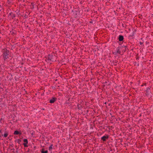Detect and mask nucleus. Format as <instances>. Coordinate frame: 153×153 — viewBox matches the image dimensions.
<instances>
[{"label": "nucleus", "mask_w": 153, "mask_h": 153, "mask_svg": "<svg viewBox=\"0 0 153 153\" xmlns=\"http://www.w3.org/2000/svg\"><path fill=\"white\" fill-rule=\"evenodd\" d=\"M41 153H48L47 151H45L44 149H42L41 150Z\"/></svg>", "instance_id": "nucleus-7"}, {"label": "nucleus", "mask_w": 153, "mask_h": 153, "mask_svg": "<svg viewBox=\"0 0 153 153\" xmlns=\"http://www.w3.org/2000/svg\"><path fill=\"white\" fill-rule=\"evenodd\" d=\"M108 138V137L106 136H104L102 137V139L103 141H105V140Z\"/></svg>", "instance_id": "nucleus-8"}, {"label": "nucleus", "mask_w": 153, "mask_h": 153, "mask_svg": "<svg viewBox=\"0 0 153 153\" xmlns=\"http://www.w3.org/2000/svg\"><path fill=\"white\" fill-rule=\"evenodd\" d=\"M54 56H53L52 55H48V57L47 60L48 62L49 63H50L51 61H53L54 59H53V57Z\"/></svg>", "instance_id": "nucleus-2"}, {"label": "nucleus", "mask_w": 153, "mask_h": 153, "mask_svg": "<svg viewBox=\"0 0 153 153\" xmlns=\"http://www.w3.org/2000/svg\"><path fill=\"white\" fill-rule=\"evenodd\" d=\"M9 55V51L7 49H4L3 51V56L4 60L8 58Z\"/></svg>", "instance_id": "nucleus-1"}, {"label": "nucleus", "mask_w": 153, "mask_h": 153, "mask_svg": "<svg viewBox=\"0 0 153 153\" xmlns=\"http://www.w3.org/2000/svg\"><path fill=\"white\" fill-rule=\"evenodd\" d=\"M14 134H21V133H20L19 131L16 130V131H15L14 133Z\"/></svg>", "instance_id": "nucleus-6"}, {"label": "nucleus", "mask_w": 153, "mask_h": 153, "mask_svg": "<svg viewBox=\"0 0 153 153\" xmlns=\"http://www.w3.org/2000/svg\"><path fill=\"white\" fill-rule=\"evenodd\" d=\"M10 15H12L13 17H14L15 16V15L13 14L12 13H10Z\"/></svg>", "instance_id": "nucleus-12"}, {"label": "nucleus", "mask_w": 153, "mask_h": 153, "mask_svg": "<svg viewBox=\"0 0 153 153\" xmlns=\"http://www.w3.org/2000/svg\"><path fill=\"white\" fill-rule=\"evenodd\" d=\"M140 45H142V44H143V43L141 42H140Z\"/></svg>", "instance_id": "nucleus-13"}, {"label": "nucleus", "mask_w": 153, "mask_h": 153, "mask_svg": "<svg viewBox=\"0 0 153 153\" xmlns=\"http://www.w3.org/2000/svg\"><path fill=\"white\" fill-rule=\"evenodd\" d=\"M8 133H5L4 134V136L5 137H7V136H8Z\"/></svg>", "instance_id": "nucleus-11"}, {"label": "nucleus", "mask_w": 153, "mask_h": 153, "mask_svg": "<svg viewBox=\"0 0 153 153\" xmlns=\"http://www.w3.org/2000/svg\"><path fill=\"white\" fill-rule=\"evenodd\" d=\"M24 143H23V145H24L25 147H27V144L28 143V141L27 140V139H25L24 140Z\"/></svg>", "instance_id": "nucleus-3"}, {"label": "nucleus", "mask_w": 153, "mask_h": 153, "mask_svg": "<svg viewBox=\"0 0 153 153\" xmlns=\"http://www.w3.org/2000/svg\"><path fill=\"white\" fill-rule=\"evenodd\" d=\"M56 100V98H53L51 99L50 100V102L51 103H53Z\"/></svg>", "instance_id": "nucleus-4"}, {"label": "nucleus", "mask_w": 153, "mask_h": 153, "mask_svg": "<svg viewBox=\"0 0 153 153\" xmlns=\"http://www.w3.org/2000/svg\"><path fill=\"white\" fill-rule=\"evenodd\" d=\"M123 39V37L122 36H120L119 37V39L120 41H122Z\"/></svg>", "instance_id": "nucleus-5"}, {"label": "nucleus", "mask_w": 153, "mask_h": 153, "mask_svg": "<svg viewBox=\"0 0 153 153\" xmlns=\"http://www.w3.org/2000/svg\"><path fill=\"white\" fill-rule=\"evenodd\" d=\"M116 53H120V51H119V48H117V51H116Z\"/></svg>", "instance_id": "nucleus-9"}, {"label": "nucleus", "mask_w": 153, "mask_h": 153, "mask_svg": "<svg viewBox=\"0 0 153 153\" xmlns=\"http://www.w3.org/2000/svg\"><path fill=\"white\" fill-rule=\"evenodd\" d=\"M52 146H53V145H51V146L49 147V150H50V151H51L52 149Z\"/></svg>", "instance_id": "nucleus-10"}]
</instances>
